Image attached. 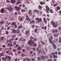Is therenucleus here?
Instances as JSON below:
<instances>
[{"label": "nucleus", "instance_id": "1", "mask_svg": "<svg viewBox=\"0 0 61 61\" xmlns=\"http://www.w3.org/2000/svg\"><path fill=\"white\" fill-rule=\"evenodd\" d=\"M13 8L11 6L7 7V9L9 11V12H11L13 11Z\"/></svg>", "mask_w": 61, "mask_h": 61}, {"label": "nucleus", "instance_id": "2", "mask_svg": "<svg viewBox=\"0 0 61 61\" xmlns=\"http://www.w3.org/2000/svg\"><path fill=\"white\" fill-rule=\"evenodd\" d=\"M34 41H33L32 40H29L28 42V44L29 45L31 46V44H34Z\"/></svg>", "mask_w": 61, "mask_h": 61}, {"label": "nucleus", "instance_id": "3", "mask_svg": "<svg viewBox=\"0 0 61 61\" xmlns=\"http://www.w3.org/2000/svg\"><path fill=\"white\" fill-rule=\"evenodd\" d=\"M51 39H53V38L52 36H51L50 38H49V40L50 43H51V44H53V41H52Z\"/></svg>", "mask_w": 61, "mask_h": 61}, {"label": "nucleus", "instance_id": "4", "mask_svg": "<svg viewBox=\"0 0 61 61\" xmlns=\"http://www.w3.org/2000/svg\"><path fill=\"white\" fill-rule=\"evenodd\" d=\"M15 9H16L17 11H20V8L19 7L17 6H15Z\"/></svg>", "mask_w": 61, "mask_h": 61}, {"label": "nucleus", "instance_id": "5", "mask_svg": "<svg viewBox=\"0 0 61 61\" xmlns=\"http://www.w3.org/2000/svg\"><path fill=\"white\" fill-rule=\"evenodd\" d=\"M26 20H28V22H29L31 21V19L29 18V17H28V15H26Z\"/></svg>", "mask_w": 61, "mask_h": 61}, {"label": "nucleus", "instance_id": "6", "mask_svg": "<svg viewBox=\"0 0 61 61\" xmlns=\"http://www.w3.org/2000/svg\"><path fill=\"white\" fill-rule=\"evenodd\" d=\"M0 12L1 13H4L5 12V9L4 8H2L0 10Z\"/></svg>", "mask_w": 61, "mask_h": 61}, {"label": "nucleus", "instance_id": "7", "mask_svg": "<svg viewBox=\"0 0 61 61\" xmlns=\"http://www.w3.org/2000/svg\"><path fill=\"white\" fill-rule=\"evenodd\" d=\"M6 59H8L9 60H11V57L10 56H6Z\"/></svg>", "mask_w": 61, "mask_h": 61}, {"label": "nucleus", "instance_id": "8", "mask_svg": "<svg viewBox=\"0 0 61 61\" xmlns=\"http://www.w3.org/2000/svg\"><path fill=\"white\" fill-rule=\"evenodd\" d=\"M45 7L46 8V11H48L49 10V7H48V6L46 5V6Z\"/></svg>", "mask_w": 61, "mask_h": 61}, {"label": "nucleus", "instance_id": "9", "mask_svg": "<svg viewBox=\"0 0 61 61\" xmlns=\"http://www.w3.org/2000/svg\"><path fill=\"white\" fill-rule=\"evenodd\" d=\"M18 20L19 21H21V22H22V21L23 20V18H22L20 16L19 17V18H18Z\"/></svg>", "mask_w": 61, "mask_h": 61}, {"label": "nucleus", "instance_id": "10", "mask_svg": "<svg viewBox=\"0 0 61 61\" xmlns=\"http://www.w3.org/2000/svg\"><path fill=\"white\" fill-rule=\"evenodd\" d=\"M40 4L41 5H45L46 3L44 2L41 1L40 2Z\"/></svg>", "mask_w": 61, "mask_h": 61}, {"label": "nucleus", "instance_id": "11", "mask_svg": "<svg viewBox=\"0 0 61 61\" xmlns=\"http://www.w3.org/2000/svg\"><path fill=\"white\" fill-rule=\"evenodd\" d=\"M10 1L11 3L12 4H15V2H16L15 0H11Z\"/></svg>", "mask_w": 61, "mask_h": 61}, {"label": "nucleus", "instance_id": "12", "mask_svg": "<svg viewBox=\"0 0 61 61\" xmlns=\"http://www.w3.org/2000/svg\"><path fill=\"white\" fill-rule=\"evenodd\" d=\"M8 45L9 47H10V46L12 47V46H13V44H12L9 43L8 44Z\"/></svg>", "mask_w": 61, "mask_h": 61}, {"label": "nucleus", "instance_id": "13", "mask_svg": "<svg viewBox=\"0 0 61 61\" xmlns=\"http://www.w3.org/2000/svg\"><path fill=\"white\" fill-rule=\"evenodd\" d=\"M32 10H29V14L30 15H32Z\"/></svg>", "mask_w": 61, "mask_h": 61}, {"label": "nucleus", "instance_id": "14", "mask_svg": "<svg viewBox=\"0 0 61 61\" xmlns=\"http://www.w3.org/2000/svg\"><path fill=\"white\" fill-rule=\"evenodd\" d=\"M2 59L3 60V61H6V56L5 57H2Z\"/></svg>", "mask_w": 61, "mask_h": 61}, {"label": "nucleus", "instance_id": "15", "mask_svg": "<svg viewBox=\"0 0 61 61\" xmlns=\"http://www.w3.org/2000/svg\"><path fill=\"white\" fill-rule=\"evenodd\" d=\"M12 32L14 34L16 33V30H15V29H13L12 31Z\"/></svg>", "mask_w": 61, "mask_h": 61}, {"label": "nucleus", "instance_id": "16", "mask_svg": "<svg viewBox=\"0 0 61 61\" xmlns=\"http://www.w3.org/2000/svg\"><path fill=\"white\" fill-rule=\"evenodd\" d=\"M52 46L54 47V49H56V45L55 44H53L52 45Z\"/></svg>", "mask_w": 61, "mask_h": 61}, {"label": "nucleus", "instance_id": "17", "mask_svg": "<svg viewBox=\"0 0 61 61\" xmlns=\"http://www.w3.org/2000/svg\"><path fill=\"white\" fill-rule=\"evenodd\" d=\"M43 20L45 23L46 24V21H47V20H46V18H43Z\"/></svg>", "mask_w": 61, "mask_h": 61}, {"label": "nucleus", "instance_id": "18", "mask_svg": "<svg viewBox=\"0 0 61 61\" xmlns=\"http://www.w3.org/2000/svg\"><path fill=\"white\" fill-rule=\"evenodd\" d=\"M34 23L35 21H34V20H32L30 21V24H32H32H34Z\"/></svg>", "mask_w": 61, "mask_h": 61}, {"label": "nucleus", "instance_id": "19", "mask_svg": "<svg viewBox=\"0 0 61 61\" xmlns=\"http://www.w3.org/2000/svg\"><path fill=\"white\" fill-rule=\"evenodd\" d=\"M51 25H55V22L53 21H51Z\"/></svg>", "mask_w": 61, "mask_h": 61}, {"label": "nucleus", "instance_id": "20", "mask_svg": "<svg viewBox=\"0 0 61 61\" xmlns=\"http://www.w3.org/2000/svg\"><path fill=\"white\" fill-rule=\"evenodd\" d=\"M45 56H41V59H44L45 58Z\"/></svg>", "mask_w": 61, "mask_h": 61}, {"label": "nucleus", "instance_id": "21", "mask_svg": "<svg viewBox=\"0 0 61 61\" xmlns=\"http://www.w3.org/2000/svg\"><path fill=\"white\" fill-rule=\"evenodd\" d=\"M5 23V22H4L3 20H2L0 22V24H1V25H2V24H4Z\"/></svg>", "mask_w": 61, "mask_h": 61}, {"label": "nucleus", "instance_id": "22", "mask_svg": "<svg viewBox=\"0 0 61 61\" xmlns=\"http://www.w3.org/2000/svg\"><path fill=\"white\" fill-rule=\"evenodd\" d=\"M18 28L20 29V28H23V26H22V25H20V26H19L18 27Z\"/></svg>", "mask_w": 61, "mask_h": 61}, {"label": "nucleus", "instance_id": "23", "mask_svg": "<svg viewBox=\"0 0 61 61\" xmlns=\"http://www.w3.org/2000/svg\"><path fill=\"white\" fill-rule=\"evenodd\" d=\"M16 25V23L15 22H13L11 23L12 25Z\"/></svg>", "mask_w": 61, "mask_h": 61}, {"label": "nucleus", "instance_id": "24", "mask_svg": "<svg viewBox=\"0 0 61 61\" xmlns=\"http://www.w3.org/2000/svg\"><path fill=\"white\" fill-rule=\"evenodd\" d=\"M26 60L28 61H31L30 59H29L28 57H26Z\"/></svg>", "mask_w": 61, "mask_h": 61}, {"label": "nucleus", "instance_id": "25", "mask_svg": "<svg viewBox=\"0 0 61 61\" xmlns=\"http://www.w3.org/2000/svg\"><path fill=\"white\" fill-rule=\"evenodd\" d=\"M50 13H52L53 14V10L51 9H50Z\"/></svg>", "mask_w": 61, "mask_h": 61}, {"label": "nucleus", "instance_id": "26", "mask_svg": "<svg viewBox=\"0 0 61 61\" xmlns=\"http://www.w3.org/2000/svg\"><path fill=\"white\" fill-rule=\"evenodd\" d=\"M20 0H18V2L16 3V5H18V4H20Z\"/></svg>", "mask_w": 61, "mask_h": 61}, {"label": "nucleus", "instance_id": "27", "mask_svg": "<svg viewBox=\"0 0 61 61\" xmlns=\"http://www.w3.org/2000/svg\"><path fill=\"white\" fill-rule=\"evenodd\" d=\"M56 9L57 10H59L60 9V7L59 6H58L56 8Z\"/></svg>", "mask_w": 61, "mask_h": 61}, {"label": "nucleus", "instance_id": "28", "mask_svg": "<svg viewBox=\"0 0 61 61\" xmlns=\"http://www.w3.org/2000/svg\"><path fill=\"white\" fill-rule=\"evenodd\" d=\"M25 33L27 36V35H28V34L29 33V31H26L25 32Z\"/></svg>", "mask_w": 61, "mask_h": 61}, {"label": "nucleus", "instance_id": "29", "mask_svg": "<svg viewBox=\"0 0 61 61\" xmlns=\"http://www.w3.org/2000/svg\"><path fill=\"white\" fill-rule=\"evenodd\" d=\"M4 39V37H1L0 38V40L1 41H2V40H3Z\"/></svg>", "mask_w": 61, "mask_h": 61}, {"label": "nucleus", "instance_id": "30", "mask_svg": "<svg viewBox=\"0 0 61 61\" xmlns=\"http://www.w3.org/2000/svg\"><path fill=\"white\" fill-rule=\"evenodd\" d=\"M21 49V48L20 46H19L18 48V50H20Z\"/></svg>", "mask_w": 61, "mask_h": 61}, {"label": "nucleus", "instance_id": "31", "mask_svg": "<svg viewBox=\"0 0 61 61\" xmlns=\"http://www.w3.org/2000/svg\"><path fill=\"white\" fill-rule=\"evenodd\" d=\"M53 57L54 58H57V56L56 55H54L53 56Z\"/></svg>", "mask_w": 61, "mask_h": 61}, {"label": "nucleus", "instance_id": "32", "mask_svg": "<svg viewBox=\"0 0 61 61\" xmlns=\"http://www.w3.org/2000/svg\"><path fill=\"white\" fill-rule=\"evenodd\" d=\"M38 7L40 9H41L42 8V7L40 5L38 6Z\"/></svg>", "mask_w": 61, "mask_h": 61}, {"label": "nucleus", "instance_id": "33", "mask_svg": "<svg viewBox=\"0 0 61 61\" xmlns=\"http://www.w3.org/2000/svg\"><path fill=\"white\" fill-rule=\"evenodd\" d=\"M36 20H37V21H38V22H40V20H39V18H36Z\"/></svg>", "mask_w": 61, "mask_h": 61}, {"label": "nucleus", "instance_id": "34", "mask_svg": "<svg viewBox=\"0 0 61 61\" xmlns=\"http://www.w3.org/2000/svg\"><path fill=\"white\" fill-rule=\"evenodd\" d=\"M21 11L22 12H25L26 11V10H24L23 9H22L21 10Z\"/></svg>", "mask_w": 61, "mask_h": 61}, {"label": "nucleus", "instance_id": "35", "mask_svg": "<svg viewBox=\"0 0 61 61\" xmlns=\"http://www.w3.org/2000/svg\"><path fill=\"white\" fill-rule=\"evenodd\" d=\"M13 45H16V41H15L14 42H13Z\"/></svg>", "mask_w": 61, "mask_h": 61}, {"label": "nucleus", "instance_id": "36", "mask_svg": "<svg viewBox=\"0 0 61 61\" xmlns=\"http://www.w3.org/2000/svg\"><path fill=\"white\" fill-rule=\"evenodd\" d=\"M54 30L55 31V33H57L58 32V30H57V29H55V30Z\"/></svg>", "mask_w": 61, "mask_h": 61}, {"label": "nucleus", "instance_id": "37", "mask_svg": "<svg viewBox=\"0 0 61 61\" xmlns=\"http://www.w3.org/2000/svg\"><path fill=\"white\" fill-rule=\"evenodd\" d=\"M21 56L22 57H25V55L24 54H21Z\"/></svg>", "mask_w": 61, "mask_h": 61}, {"label": "nucleus", "instance_id": "38", "mask_svg": "<svg viewBox=\"0 0 61 61\" xmlns=\"http://www.w3.org/2000/svg\"><path fill=\"white\" fill-rule=\"evenodd\" d=\"M53 25V27H55V28H56V26H57V25L55 24L54 25Z\"/></svg>", "mask_w": 61, "mask_h": 61}, {"label": "nucleus", "instance_id": "39", "mask_svg": "<svg viewBox=\"0 0 61 61\" xmlns=\"http://www.w3.org/2000/svg\"><path fill=\"white\" fill-rule=\"evenodd\" d=\"M37 13L38 14H40V11L39 10H38L37 12Z\"/></svg>", "mask_w": 61, "mask_h": 61}, {"label": "nucleus", "instance_id": "40", "mask_svg": "<svg viewBox=\"0 0 61 61\" xmlns=\"http://www.w3.org/2000/svg\"><path fill=\"white\" fill-rule=\"evenodd\" d=\"M9 34V32H8V31H7L6 32V35H8Z\"/></svg>", "mask_w": 61, "mask_h": 61}, {"label": "nucleus", "instance_id": "41", "mask_svg": "<svg viewBox=\"0 0 61 61\" xmlns=\"http://www.w3.org/2000/svg\"><path fill=\"white\" fill-rule=\"evenodd\" d=\"M54 36L55 37H57L58 36V35L56 34H54Z\"/></svg>", "mask_w": 61, "mask_h": 61}, {"label": "nucleus", "instance_id": "42", "mask_svg": "<svg viewBox=\"0 0 61 61\" xmlns=\"http://www.w3.org/2000/svg\"><path fill=\"white\" fill-rule=\"evenodd\" d=\"M38 52L39 54H40V53H42V51H38Z\"/></svg>", "mask_w": 61, "mask_h": 61}, {"label": "nucleus", "instance_id": "43", "mask_svg": "<svg viewBox=\"0 0 61 61\" xmlns=\"http://www.w3.org/2000/svg\"><path fill=\"white\" fill-rule=\"evenodd\" d=\"M16 33L17 34H19L20 33V31L19 30H18L17 31H16Z\"/></svg>", "mask_w": 61, "mask_h": 61}, {"label": "nucleus", "instance_id": "44", "mask_svg": "<svg viewBox=\"0 0 61 61\" xmlns=\"http://www.w3.org/2000/svg\"><path fill=\"white\" fill-rule=\"evenodd\" d=\"M6 2L7 3H8L10 2V1L8 0H6Z\"/></svg>", "mask_w": 61, "mask_h": 61}, {"label": "nucleus", "instance_id": "45", "mask_svg": "<svg viewBox=\"0 0 61 61\" xmlns=\"http://www.w3.org/2000/svg\"><path fill=\"white\" fill-rule=\"evenodd\" d=\"M19 40L20 41H22V38H20L19 39Z\"/></svg>", "mask_w": 61, "mask_h": 61}, {"label": "nucleus", "instance_id": "46", "mask_svg": "<svg viewBox=\"0 0 61 61\" xmlns=\"http://www.w3.org/2000/svg\"><path fill=\"white\" fill-rule=\"evenodd\" d=\"M37 59L38 60H40V57H37Z\"/></svg>", "mask_w": 61, "mask_h": 61}, {"label": "nucleus", "instance_id": "47", "mask_svg": "<svg viewBox=\"0 0 61 61\" xmlns=\"http://www.w3.org/2000/svg\"><path fill=\"white\" fill-rule=\"evenodd\" d=\"M10 29V27L9 26L8 27L7 29V30H9V29Z\"/></svg>", "mask_w": 61, "mask_h": 61}, {"label": "nucleus", "instance_id": "48", "mask_svg": "<svg viewBox=\"0 0 61 61\" xmlns=\"http://www.w3.org/2000/svg\"><path fill=\"white\" fill-rule=\"evenodd\" d=\"M33 38L34 37H32V36H31L30 37V39H33Z\"/></svg>", "mask_w": 61, "mask_h": 61}, {"label": "nucleus", "instance_id": "49", "mask_svg": "<svg viewBox=\"0 0 61 61\" xmlns=\"http://www.w3.org/2000/svg\"><path fill=\"white\" fill-rule=\"evenodd\" d=\"M6 53H7H7H9V51L8 50L7 51H6Z\"/></svg>", "mask_w": 61, "mask_h": 61}, {"label": "nucleus", "instance_id": "50", "mask_svg": "<svg viewBox=\"0 0 61 61\" xmlns=\"http://www.w3.org/2000/svg\"><path fill=\"white\" fill-rule=\"evenodd\" d=\"M33 51H35V50H36V47H35L33 48Z\"/></svg>", "mask_w": 61, "mask_h": 61}, {"label": "nucleus", "instance_id": "51", "mask_svg": "<svg viewBox=\"0 0 61 61\" xmlns=\"http://www.w3.org/2000/svg\"><path fill=\"white\" fill-rule=\"evenodd\" d=\"M44 29L45 30H46V26L44 27Z\"/></svg>", "mask_w": 61, "mask_h": 61}, {"label": "nucleus", "instance_id": "52", "mask_svg": "<svg viewBox=\"0 0 61 61\" xmlns=\"http://www.w3.org/2000/svg\"><path fill=\"white\" fill-rule=\"evenodd\" d=\"M14 27L15 28H17V25H16V24H15V25H14Z\"/></svg>", "mask_w": 61, "mask_h": 61}, {"label": "nucleus", "instance_id": "53", "mask_svg": "<svg viewBox=\"0 0 61 61\" xmlns=\"http://www.w3.org/2000/svg\"><path fill=\"white\" fill-rule=\"evenodd\" d=\"M9 42L10 43H12L13 42L12 41H11V40H9Z\"/></svg>", "mask_w": 61, "mask_h": 61}, {"label": "nucleus", "instance_id": "54", "mask_svg": "<svg viewBox=\"0 0 61 61\" xmlns=\"http://www.w3.org/2000/svg\"><path fill=\"white\" fill-rule=\"evenodd\" d=\"M52 2L53 4H55V1H54V0H52Z\"/></svg>", "mask_w": 61, "mask_h": 61}, {"label": "nucleus", "instance_id": "55", "mask_svg": "<svg viewBox=\"0 0 61 61\" xmlns=\"http://www.w3.org/2000/svg\"><path fill=\"white\" fill-rule=\"evenodd\" d=\"M58 54L59 55H61V52H60V51H59L58 52Z\"/></svg>", "mask_w": 61, "mask_h": 61}, {"label": "nucleus", "instance_id": "56", "mask_svg": "<svg viewBox=\"0 0 61 61\" xmlns=\"http://www.w3.org/2000/svg\"><path fill=\"white\" fill-rule=\"evenodd\" d=\"M13 52H15L16 51V50L15 49H14L13 50Z\"/></svg>", "mask_w": 61, "mask_h": 61}, {"label": "nucleus", "instance_id": "57", "mask_svg": "<svg viewBox=\"0 0 61 61\" xmlns=\"http://www.w3.org/2000/svg\"><path fill=\"white\" fill-rule=\"evenodd\" d=\"M1 28L2 30H4V28L3 27H1Z\"/></svg>", "mask_w": 61, "mask_h": 61}, {"label": "nucleus", "instance_id": "58", "mask_svg": "<svg viewBox=\"0 0 61 61\" xmlns=\"http://www.w3.org/2000/svg\"><path fill=\"white\" fill-rule=\"evenodd\" d=\"M59 41L61 43V38H59Z\"/></svg>", "mask_w": 61, "mask_h": 61}, {"label": "nucleus", "instance_id": "59", "mask_svg": "<svg viewBox=\"0 0 61 61\" xmlns=\"http://www.w3.org/2000/svg\"><path fill=\"white\" fill-rule=\"evenodd\" d=\"M51 54L53 55V56H54L55 55V53L54 52H52L51 53Z\"/></svg>", "mask_w": 61, "mask_h": 61}, {"label": "nucleus", "instance_id": "60", "mask_svg": "<svg viewBox=\"0 0 61 61\" xmlns=\"http://www.w3.org/2000/svg\"><path fill=\"white\" fill-rule=\"evenodd\" d=\"M23 52H25V49H23L22 50Z\"/></svg>", "mask_w": 61, "mask_h": 61}, {"label": "nucleus", "instance_id": "61", "mask_svg": "<svg viewBox=\"0 0 61 61\" xmlns=\"http://www.w3.org/2000/svg\"><path fill=\"white\" fill-rule=\"evenodd\" d=\"M56 5H57V4H54L53 6L54 7H55V6H56Z\"/></svg>", "mask_w": 61, "mask_h": 61}, {"label": "nucleus", "instance_id": "62", "mask_svg": "<svg viewBox=\"0 0 61 61\" xmlns=\"http://www.w3.org/2000/svg\"><path fill=\"white\" fill-rule=\"evenodd\" d=\"M35 27V25H32V27L33 28Z\"/></svg>", "mask_w": 61, "mask_h": 61}, {"label": "nucleus", "instance_id": "63", "mask_svg": "<svg viewBox=\"0 0 61 61\" xmlns=\"http://www.w3.org/2000/svg\"><path fill=\"white\" fill-rule=\"evenodd\" d=\"M32 61H35V59L34 58H33L32 59Z\"/></svg>", "mask_w": 61, "mask_h": 61}, {"label": "nucleus", "instance_id": "64", "mask_svg": "<svg viewBox=\"0 0 61 61\" xmlns=\"http://www.w3.org/2000/svg\"><path fill=\"white\" fill-rule=\"evenodd\" d=\"M47 61H52V60L51 59H49L48 60H47Z\"/></svg>", "mask_w": 61, "mask_h": 61}]
</instances>
